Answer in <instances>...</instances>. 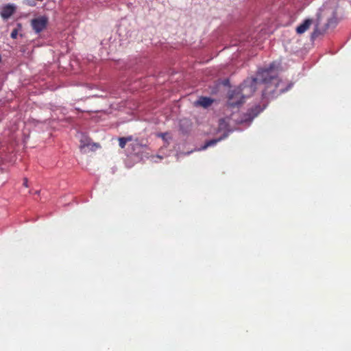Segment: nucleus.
Returning a JSON list of instances; mask_svg holds the SVG:
<instances>
[{"instance_id": "7", "label": "nucleus", "mask_w": 351, "mask_h": 351, "mask_svg": "<svg viewBox=\"0 0 351 351\" xmlns=\"http://www.w3.org/2000/svg\"><path fill=\"white\" fill-rule=\"evenodd\" d=\"M213 99H212L210 97H201L196 101V104L197 106H202L206 108L209 107L213 104Z\"/></svg>"}, {"instance_id": "1", "label": "nucleus", "mask_w": 351, "mask_h": 351, "mask_svg": "<svg viewBox=\"0 0 351 351\" xmlns=\"http://www.w3.org/2000/svg\"><path fill=\"white\" fill-rule=\"evenodd\" d=\"M278 75V65L275 62H272L268 67L260 69L256 77L247 78L239 86L230 90L225 109L226 114L230 116L234 113L237 114L235 118L239 119L243 117L245 114L240 116L237 113L238 109L245 101L246 98L252 95L257 88V86L260 84L265 85L262 96L267 99L275 98L291 88L292 84H290L286 88H280L278 89L281 82ZM256 107L261 109L259 113L263 110L260 105H257L250 108L246 114H249L251 110L256 109Z\"/></svg>"}, {"instance_id": "12", "label": "nucleus", "mask_w": 351, "mask_h": 351, "mask_svg": "<svg viewBox=\"0 0 351 351\" xmlns=\"http://www.w3.org/2000/svg\"><path fill=\"white\" fill-rule=\"evenodd\" d=\"M27 3L31 6H34L36 4L34 0H29L28 1Z\"/></svg>"}, {"instance_id": "6", "label": "nucleus", "mask_w": 351, "mask_h": 351, "mask_svg": "<svg viewBox=\"0 0 351 351\" xmlns=\"http://www.w3.org/2000/svg\"><path fill=\"white\" fill-rule=\"evenodd\" d=\"M313 21L311 19H306L304 22L296 28V32L299 34L304 33L312 25Z\"/></svg>"}, {"instance_id": "5", "label": "nucleus", "mask_w": 351, "mask_h": 351, "mask_svg": "<svg viewBox=\"0 0 351 351\" xmlns=\"http://www.w3.org/2000/svg\"><path fill=\"white\" fill-rule=\"evenodd\" d=\"M15 8V6L11 4H8L3 6L1 11V17L3 19H8L14 14Z\"/></svg>"}, {"instance_id": "3", "label": "nucleus", "mask_w": 351, "mask_h": 351, "mask_svg": "<svg viewBox=\"0 0 351 351\" xmlns=\"http://www.w3.org/2000/svg\"><path fill=\"white\" fill-rule=\"evenodd\" d=\"M314 21V30L311 36V40L324 34L328 28L334 27L337 23L335 5L324 4L319 8Z\"/></svg>"}, {"instance_id": "8", "label": "nucleus", "mask_w": 351, "mask_h": 351, "mask_svg": "<svg viewBox=\"0 0 351 351\" xmlns=\"http://www.w3.org/2000/svg\"><path fill=\"white\" fill-rule=\"evenodd\" d=\"M89 146H91L90 149L92 151L95 150L96 148H97L99 147V145L97 143L90 144L88 141V140H86V141L81 140V144H80V148L82 152H86V148Z\"/></svg>"}, {"instance_id": "9", "label": "nucleus", "mask_w": 351, "mask_h": 351, "mask_svg": "<svg viewBox=\"0 0 351 351\" xmlns=\"http://www.w3.org/2000/svg\"><path fill=\"white\" fill-rule=\"evenodd\" d=\"M22 30V25L21 23H17L16 27L12 30L10 36L13 39H16L19 34V32Z\"/></svg>"}, {"instance_id": "13", "label": "nucleus", "mask_w": 351, "mask_h": 351, "mask_svg": "<svg viewBox=\"0 0 351 351\" xmlns=\"http://www.w3.org/2000/svg\"><path fill=\"white\" fill-rule=\"evenodd\" d=\"M165 135H166V134H163V133H161V134H159V136L162 137L163 139H165Z\"/></svg>"}, {"instance_id": "4", "label": "nucleus", "mask_w": 351, "mask_h": 351, "mask_svg": "<svg viewBox=\"0 0 351 351\" xmlns=\"http://www.w3.org/2000/svg\"><path fill=\"white\" fill-rule=\"evenodd\" d=\"M48 24V18L45 16H40L33 19L31 21L32 29L37 34L45 29Z\"/></svg>"}, {"instance_id": "11", "label": "nucleus", "mask_w": 351, "mask_h": 351, "mask_svg": "<svg viewBox=\"0 0 351 351\" xmlns=\"http://www.w3.org/2000/svg\"><path fill=\"white\" fill-rule=\"evenodd\" d=\"M103 93H107L108 91L101 90ZM107 96V94L103 95V94H99V93H93V94H89L88 97H105Z\"/></svg>"}, {"instance_id": "15", "label": "nucleus", "mask_w": 351, "mask_h": 351, "mask_svg": "<svg viewBox=\"0 0 351 351\" xmlns=\"http://www.w3.org/2000/svg\"><path fill=\"white\" fill-rule=\"evenodd\" d=\"M87 88H88V89H90V90L92 88V87H91L90 86H87Z\"/></svg>"}, {"instance_id": "10", "label": "nucleus", "mask_w": 351, "mask_h": 351, "mask_svg": "<svg viewBox=\"0 0 351 351\" xmlns=\"http://www.w3.org/2000/svg\"><path fill=\"white\" fill-rule=\"evenodd\" d=\"M130 138H124V137H121V138H119V146L121 147V148H124L125 146V144L126 143L128 142V140H130Z\"/></svg>"}, {"instance_id": "14", "label": "nucleus", "mask_w": 351, "mask_h": 351, "mask_svg": "<svg viewBox=\"0 0 351 351\" xmlns=\"http://www.w3.org/2000/svg\"><path fill=\"white\" fill-rule=\"evenodd\" d=\"M24 185L25 186H27V180L25 178V180H24Z\"/></svg>"}, {"instance_id": "2", "label": "nucleus", "mask_w": 351, "mask_h": 351, "mask_svg": "<svg viewBox=\"0 0 351 351\" xmlns=\"http://www.w3.org/2000/svg\"><path fill=\"white\" fill-rule=\"evenodd\" d=\"M261 111V109L259 107H256V109L251 110L249 114L244 115L243 117L240 119L235 118L237 114L234 113L230 116L226 115L224 119H220L219 123V130H224L223 134L218 138L208 141L201 148L199 149V150H204L209 147L215 145L218 142L226 138L229 134L234 131V130L231 128L232 123L245 124L247 126L250 125L253 119L258 116Z\"/></svg>"}, {"instance_id": "16", "label": "nucleus", "mask_w": 351, "mask_h": 351, "mask_svg": "<svg viewBox=\"0 0 351 351\" xmlns=\"http://www.w3.org/2000/svg\"><path fill=\"white\" fill-rule=\"evenodd\" d=\"M36 193L39 194V191H36Z\"/></svg>"}]
</instances>
